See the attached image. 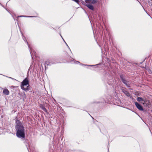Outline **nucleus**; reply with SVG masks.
Instances as JSON below:
<instances>
[{
    "label": "nucleus",
    "instance_id": "12",
    "mask_svg": "<svg viewBox=\"0 0 152 152\" xmlns=\"http://www.w3.org/2000/svg\"><path fill=\"white\" fill-rule=\"evenodd\" d=\"M19 17H32V16H23L21 15L18 16Z\"/></svg>",
    "mask_w": 152,
    "mask_h": 152
},
{
    "label": "nucleus",
    "instance_id": "5",
    "mask_svg": "<svg viewBox=\"0 0 152 152\" xmlns=\"http://www.w3.org/2000/svg\"><path fill=\"white\" fill-rule=\"evenodd\" d=\"M135 104L137 108L139 110L142 111L143 110V108L137 102H135Z\"/></svg>",
    "mask_w": 152,
    "mask_h": 152
},
{
    "label": "nucleus",
    "instance_id": "7",
    "mask_svg": "<svg viewBox=\"0 0 152 152\" xmlns=\"http://www.w3.org/2000/svg\"><path fill=\"white\" fill-rule=\"evenodd\" d=\"M3 93L6 95H8L9 94V91L7 89H4L3 91Z\"/></svg>",
    "mask_w": 152,
    "mask_h": 152
},
{
    "label": "nucleus",
    "instance_id": "9",
    "mask_svg": "<svg viewBox=\"0 0 152 152\" xmlns=\"http://www.w3.org/2000/svg\"><path fill=\"white\" fill-rule=\"evenodd\" d=\"M29 85H27V86H24V88H23L22 87H21V88L23 90H24L26 91H27L29 90L28 87Z\"/></svg>",
    "mask_w": 152,
    "mask_h": 152
},
{
    "label": "nucleus",
    "instance_id": "13",
    "mask_svg": "<svg viewBox=\"0 0 152 152\" xmlns=\"http://www.w3.org/2000/svg\"><path fill=\"white\" fill-rule=\"evenodd\" d=\"M46 110V109H45V108H44L43 109V110Z\"/></svg>",
    "mask_w": 152,
    "mask_h": 152
},
{
    "label": "nucleus",
    "instance_id": "3",
    "mask_svg": "<svg viewBox=\"0 0 152 152\" xmlns=\"http://www.w3.org/2000/svg\"><path fill=\"white\" fill-rule=\"evenodd\" d=\"M120 78L121 79L123 82L128 87H129V82L126 80L125 79L123 78V76L122 75H121L120 76Z\"/></svg>",
    "mask_w": 152,
    "mask_h": 152
},
{
    "label": "nucleus",
    "instance_id": "4",
    "mask_svg": "<svg viewBox=\"0 0 152 152\" xmlns=\"http://www.w3.org/2000/svg\"><path fill=\"white\" fill-rule=\"evenodd\" d=\"M137 100L139 102H140L142 101L141 103L143 104H146L147 102V101L145 99H144L140 97H138L137 98Z\"/></svg>",
    "mask_w": 152,
    "mask_h": 152
},
{
    "label": "nucleus",
    "instance_id": "14",
    "mask_svg": "<svg viewBox=\"0 0 152 152\" xmlns=\"http://www.w3.org/2000/svg\"><path fill=\"white\" fill-rule=\"evenodd\" d=\"M85 1H86V0H85Z\"/></svg>",
    "mask_w": 152,
    "mask_h": 152
},
{
    "label": "nucleus",
    "instance_id": "6",
    "mask_svg": "<svg viewBox=\"0 0 152 152\" xmlns=\"http://www.w3.org/2000/svg\"><path fill=\"white\" fill-rule=\"evenodd\" d=\"M85 1L86 3H91L93 4H94L96 2L95 0H86Z\"/></svg>",
    "mask_w": 152,
    "mask_h": 152
},
{
    "label": "nucleus",
    "instance_id": "10",
    "mask_svg": "<svg viewBox=\"0 0 152 152\" xmlns=\"http://www.w3.org/2000/svg\"><path fill=\"white\" fill-rule=\"evenodd\" d=\"M124 94L127 96H129L130 94L129 92L127 91H125L124 92Z\"/></svg>",
    "mask_w": 152,
    "mask_h": 152
},
{
    "label": "nucleus",
    "instance_id": "11",
    "mask_svg": "<svg viewBox=\"0 0 152 152\" xmlns=\"http://www.w3.org/2000/svg\"><path fill=\"white\" fill-rule=\"evenodd\" d=\"M23 99L24 100L26 97V95L25 93L23 94L22 96Z\"/></svg>",
    "mask_w": 152,
    "mask_h": 152
},
{
    "label": "nucleus",
    "instance_id": "8",
    "mask_svg": "<svg viewBox=\"0 0 152 152\" xmlns=\"http://www.w3.org/2000/svg\"><path fill=\"white\" fill-rule=\"evenodd\" d=\"M86 6L89 9L93 10L94 9L93 6L91 4H86Z\"/></svg>",
    "mask_w": 152,
    "mask_h": 152
},
{
    "label": "nucleus",
    "instance_id": "1",
    "mask_svg": "<svg viewBox=\"0 0 152 152\" xmlns=\"http://www.w3.org/2000/svg\"><path fill=\"white\" fill-rule=\"evenodd\" d=\"M16 129L17 131L16 135L19 138H24L25 129L24 127L19 121L16 122Z\"/></svg>",
    "mask_w": 152,
    "mask_h": 152
},
{
    "label": "nucleus",
    "instance_id": "2",
    "mask_svg": "<svg viewBox=\"0 0 152 152\" xmlns=\"http://www.w3.org/2000/svg\"><path fill=\"white\" fill-rule=\"evenodd\" d=\"M20 87H22L23 88H24V86L29 85V81L27 78H26L22 82Z\"/></svg>",
    "mask_w": 152,
    "mask_h": 152
}]
</instances>
